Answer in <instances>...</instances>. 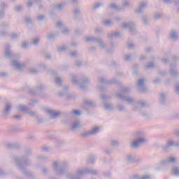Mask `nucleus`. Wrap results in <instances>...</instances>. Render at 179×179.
<instances>
[{
  "mask_svg": "<svg viewBox=\"0 0 179 179\" xmlns=\"http://www.w3.org/2000/svg\"><path fill=\"white\" fill-rule=\"evenodd\" d=\"M25 156L20 158L18 157H13V159L15 162L17 167L22 171L24 176L29 177V179H36V176L34 173L26 171V168L31 166V161L30 160V157L29 156H31L33 155V150L27 148L24 150Z\"/></svg>",
  "mask_w": 179,
  "mask_h": 179,
  "instance_id": "obj_1",
  "label": "nucleus"
},
{
  "mask_svg": "<svg viewBox=\"0 0 179 179\" xmlns=\"http://www.w3.org/2000/svg\"><path fill=\"white\" fill-rule=\"evenodd\" d=\"M133 138L134 139L130 144V147L132 149H139L141 145L148 143V139L145 136L143 131H137L133 134Z\"/></svg>",
  "mask_w": 179,
  "mask_h": 179,
  "instance_id": "obj_2",
  "label": "nucleus"
},
{
  "mask_svg": "<svg viewBox=\"0 0 179 179\" xmlns=\"http://www.w3.org/2000/svg\"><path fill=\"white\" fill-rule=\"evenodd\" d=\"M52 168L57 176H64L69 169V164L66 162H63L60 167L58 168V162L55 161L52 163Z\"/></svg>",
  "mask_w": 179,
  "mask_h": 179,
  "instance_id": "obj_3",
  "label": "nucleus"
},
{
  "mask_svg": "<svg viewBox=\"0 0 179 179\" xmlns=\"http://www.w3.org/2000/svg\"><path fill=\"white\" fill-rule=\"evenodd\" d=\"M45 85L41 84L34 89L29 90V93L31 94H34L35 96H39L41 99H48L50 94L43 92L45 89Z\"/></svg>",
  "mask_w": 179,
  "mask_h": 179,
  "instance_id": "obj_4",
  "label": "nucleus"
},
{
  "mask_svg": "<svg viewBox=\"0 0 179 179\" xmlns=\"http://www.w3.org/2000/svg\"><path fill=\"white\" fill-rule=\"evenodd\" d=\"M77 174V177L82 178L83 176H86V174H92V176H97L99 174V171L96 169H77L76 171Z\"/></svg>",
  "mask_w": 179,
  "mask_h": 179,
  "instance_id": "obj_5",
  "label": "nucleus"
},
{
  "mask_svg": "<svg viewBox=\"0 0 179 179\" xmlns=\"http://www.w3.org/2000/svg\"><path fill=\"white\" fill-rule=\"evenodd\" d=\"M84 40L87 42L97 43L101 48H106V47H107V44L106 43V42H104V41H103V38L100 37L85 36L84 38Z\"/></svg>",
  "mask_w": 179,
  "mask_h": 179,
  "instance_id": "obj_6",
  "label": "nucleus"
},
{
  "mask_svg": "<svg viewBox=\"0 0 179 179\" xmlns=\"http://www.w3.org/2000/svg\"><path fill=\"white\" fill-rule=\"evenodd\" d=\"M99 132H100V127L95 126L90 131L81 133L80 136L81 138H87L89 136H93V135H96L99 134Z\"/></svg>",
  "mask_w": 179,
  "mask_h": 179,
  "instance_id": "obj_7",
  "label": "nucleus"
},
{
  "mask_svg": "<svg viewBox=\"0 0 179 179\" xmlns=\"http://www.w3.org/2000/svg\"><path fill=\"white\" fill-rule=\"evenodd\" d=\"M173 146H175V148H179V142L174 143L173 141H169L164 145L161 147V149L163 152H169L170 148H173Z\"/></svg>",
  "mask_w": 179,
  "mask_h": 179,
  "instance_id": "obj_8",
  "label": "nucleus"
},
{
  "mask_svg": "<svg viewBox=\"0 0 179 179\" xmlns=\"http://www.w3.org/2000/svg\"><path fill=\"white\" fill-rule=\"evenodd\" d=\"M169 73L171 76H173V78H178L179 76V71L178 68H177V64H174L173 63H171L169 64Z\"/></svg>",
  "mask_w": 179,
  "mask_h": 179,
  "instance_id": "obj_9",
  "label": "nucleus"
},
{
  "mask_svg": "<svg viewBox=\"0 0 179 179\" xmlns=\"http://www.w3.org/2000/svg\"><path fill=\"white\" fill-rule=\"evenodd\" d=\"M122 29H129V31L134 34L136 31V28L135 27V24L132 22H124L122 24Z\"/></svg>",
  "mask_w": 179,
  "mask_h": 179,
  "instance_id": "obj_10",
  "label": "nucleus"
},
{
  "mask_svg": "<svg viewBox=\"0 0 179 179\" xmlns=\"http://www.w3.org/2000/svg\"><path fill=\"white\" fill-rule=\"evenodd\" d=\"M99 82H100V83H106L107 85H117V86H120V85H121V83L120 81H118L117 80V78H113L110 80H107L104 79L103 77H101L99 79Z\"/></svg>",
  "mask_w": 179,
  "mask_h": 179,
  "instance_id": "obj_11",
  "label": "nucleus"
},
{
  "mask_svg": "<svg viewBox=\"0 0 179 179\" xmlns=\"http://www.w3.org/2000/svg\"><path fill=\"white\" fill-rule=\"evenodd\" d=\"M45 113L50 115V118H52V120H55V118H58L59 115L62 114L61 111H55L51 109H46Z\"/></svg>",
  "mask_w": 179,
  "mask_h": 179,
  "instance_id": "obj_12",
  "label": "nucleus"
},
{
  "mask_svg": "<svg viewBox=\"0 0 179 179\" xmlns=\"http://www.w3.org/2000/svg\"><path fill=\"white\" fill-rule=\"evenodd\" d=\"M4 56L6 58H13L15 57V55L10 51V45L9 43H6L4 45Z\"/></svg>",
  "mask_w": 179,
  "mask_h": 179,
  "instance_id": "obj_13",
  "label": "nucleus"
},
{
  "mask_svg": "<svg viewBox=\"0 0 179 179\" xmlns=\"http://www.w3.org/2000/svg\"><path fill=\"white\" fill-rule=\"evenodd\" d=\"M79 82H80V87L83 89V90H86V86L85 85L87 83H90V79L87 78V76L83 75L82 76L81 78L79 80Z\"/></svg>",
  "mask_w": 179,
  "mask_h": 179,
  "instance_id": "obj_14",
  "label": "nucleus"
},
{
  "mask_svg": "<svg viewBox=\"0 0 179 179\" xmlns=\"http://www.w3.org/2000/svg\"><path fill=\"white\" fill-rule=\"evenodd\" d=\"M145 107H147V104L145 101H138L136 105L133 107V111H141V108H145Z\"/></svg>",
  "mask_w": 179,
  "mask_h": 179,
  "instance_id": "obj_15",
  "label": "nucleus"
},
{
  "mask_svg": "<svg viewBox=\"0 0 179 179\" xmlns=\"http://www.w3.org/2000/svg\"><path fill=\"white\" fill-rule=\"evenodd\" d=\"M115 96L117 97V99H120V100L129 103V104L134 103V99H132V98L122 96V94H115Z\"/></svg>",
  "mask_w": 179,
  "mask_h": 179,
  "instance_id": "obj_16",
  "label": "nucleus"
},
{
  "mask_svg": "<svg viewBox=\"0 0 179 179\" xmlns=\"http://www.w3.org/2000/svg\"><path fill=\"white\" fill-rule=\"evenodd\" d=\"M69 87L68 86H64L63 87L64 92H58V96L59 97H66V99H71L72 97V95L71 94L68 93L66 90H68Z\"/></svg>",
  "mask_w": 179,
  "mask_h": 179,
  "instance_id": "obj_17",
  "label": "nucleus"
},
{
  "mask_svg": "<svg viewBox=\"0 0 179 179\" xmlns=\"http://www.w3.org/2000/svg\"><path fill=\"white\" fill-rule=\"evenodd\" d=\"M138 90H140V92H142L143 93H144V92H146L148 90V88H146V86L145 85V80L143 78L138 79Z\"/></svg>",
  "mask_w": 179,
  "mask_h": 179,
  "instance_id": "obj_18",
  "label": "nucleus"
},
{
  "mask_svg": "<svg viewBox=\"0 0 179 179\" xmlns=\"http://www.w3.org/2000/svg\"><path fill=\"white\" fill-rule=\"evenodd\" d=\"M8 150H15V149H20V145L17 143H8L6 145Z\"/></svg>",
  "mask_w": 179,
  "mask_h": 179,
  "instance_id": "obj_19",
  "label": "nucleus"
},
{
  "mask_svg": "<svg viewBox=\"0 0 179 179\" xmlns=\"http://www.w3.org/2000/svg\"><path fill=\"white\" fill-rule=\"evenodd\" d=\"M11 110H12V105L10 104V103L7 102L5 105L4 110L2 111L3 115H8Z\"/></svg>",
  "mask_w": 179,
  "mask_h": 179,
  "instance_id": "obj_20",
  "label": "nucleus"
},
{
  "mask_svg": "<svg viewBox=\"0 0 179 179\" xmlns=\"http://www.w3.org/2000/svg\"><path fill=\"white\" fill-rule=\"evenodd\" d=\"M169 37L172 40H174L175 41H177L178 40L179 36H178V31L177 30H172L169 34Z\"/></svg>",
  "mask_w": 179,
  "mask_h": 179,
  "instance_id": "obj_21",
  "label": "nucleus"
},
{
  "mask_svg": "<svg viewBox=\"0 0 179 179\" xmlns=\"http://www.w3.org/2000/svg\"><path fill=\"white\" fill-rule=\"evenodd\" d=\"M146 6H148V3L146 1L141 2L138 8L135 10L136 13H142V10H143Z\"/></svg>",
  "mask_w": 179,
  "mask_h": 179,
  "instance_id": "obj_22",
  "label": "nucleus"
},
{
  "mask_svg": "<svg viewBox=\"0 0 179 179\" xmlns=\"http://www.w3.org/2000/svg\"><path fill=\"white\" fill-rule=\"evenodd\" d=\"M78 128H80V121L75 120L71 124V129L73 132L76 131V129H78Z\"/></svg>",
  "mask_w": 179,
  "mask_h": 179,
  "instance_id": "obj_23",
  "label": "nucleus"
},
{
  "mask_svg": "<svg viewBox=\"0 0 179 179\" xmlns=\"http://www.w3.org/2000/svg\"><path fill=\"white\" fill-rule=\"evenodd\" d=\"M120 93H116V94H122V96H125V94H128L131 92V88L128 87H122L119 90Z\"/></svg>",
  "mask_w": 179,
  "mask_h": 179,
  "instance_id": "obj_24",
  "label": "nucleus"
},
{
  "mask_svg": "<svg viewBox=\"0 0 179 179\" xmlns=\"http://www.w3.org/2000/svg\"><path fill=\"white\" fill-rule=\"evenodd\" d=\"M120 36H121L120 31L111 32L108 34V38H109V40H111V38H118Z\"/></svg>",
  "mask_w": 179,
  "mask_h": 179,
  "instance_id": "obj_25",
  "label": "nucleus"
},
{
  "mask_svg": "<svg viewBox=\"0 0 179 179\" xmlns=\"http://www.w3.org/2000/svg\"><path fill=\"white\" fill-rule=\"evenodd\" d=\"M166 95L164 92L159 94V101L160 104H166Z\"/></svg>",
  "mask_w": 179,
  "mask_h": 179,
  "instance_id": "obj_26",
  "label": "nucleus"
},
{
  "mask_svg": "<svg viewBox=\"0 0 179 179\" xmlns=\"http://www.w3.org/2000/svg\"><path fill=\"white\" fill-rule=\"evenodd\" d=\"M109 8L113 9L114 10H117V12H120V10H122V9H124L123 7H120L117 6L115 3H112L109 5Z\"/></svg>",
  "mask_w": 179,
  "mask_h": 179,
  "instance_id": "obj_27",
  "label": "nucleus"
},
{
  "mask_svg": "<svg viewBox=\"0 0 179 179\" xmlns=\"http://www.w3.org/2000/svg\"><path fill=\"white\" fill-rule=\"evenodd\" d=\"M84 104L88 106V107H96V103L89 99H84Z\"/></svg>",
  "mask_w": 179,
  "mask_h": 179,
  "instance_id": "obj_28",
  "label": "nucleus"
},
{
  "mask_svg": "<svg viewBox=\"0 0 179 179\" xmlns=\"http://www.w3.org/2000/svg\"><path fill=\"white\" fill-rule=\"evenodd\" d=\"M80 13H82V11L80 10V8H79V7H76V8L73 9V14L75 16V20H78L76 16H78V15H80Z\"/></svg>",
  "mask_w": 179,
  "mask_h": 179,
  "instance_id": "obj_29",
  "label": "nucleus"
},
{
  "mask_svg": "<svg viewBox=\"0 0 179 179\" xmlns=\"http://www.w3.org/2000/svg\"><path fill=\"white\" fill-rule=\"evenodd\" d=\"M11 65L14 66L15 69H22V64L19 63L16 60L13 61Z\"/></svg>",
  "mask_w": 179,
  "mask_h": 179,
  "instance_id": "obj_30",
  "label": "nucleus"
},
{
  "mask_svg": "<svg viewBox=\"0 0 179 179\" xmlns=\"http://www.w3.org/2000/svg\"><path fill=\"white\" fill-rule=\"evenodd\" d=\"M110 146H113V148H118V146H120V141L117 140H111Z\"/></svg>",
  "mask_w": 179,
  "mask_h": 179,
  "instance_id": "obj_31",
  "label": "nucleus"
},
{
  "mask_svg": "<svg viewBox=\"0 0 179 179\" xmlns=\"http://www.w3.org/2000/svg\"><path fill=\"white\" fill-rule=\"evenodd\" d=\"M19 111H22V113H27L29 108H27L26 106L20 105L18 106Z\"/></svg>",
  "mask_w": 179,
  "mask_h": 179,
  "instance_id": "obj_32",
  "label": "nucleus"
},
{
  "mask_svg": "<svg viewBox=\"0 0 179 179\" xmlns=\"http://www.w3.org/2000/svg\"><path fill=\"white\" fill-rule=\"evenodd\" d=\"M37 160H39L40 162H45V160H48V157L45 155H38L36 157Z\"/></svg>",
  "mask_w": 179,
  "mask_h": 179,
  "instance_id": "obj_33",
  "label": "nucleus"
},
{
  "mask_svg": "<svg viewBox=\"0 0 179 179\" xmlns=\"http://www.w3.org/2000/svg\"><path fill=\"white\" fill-rule=\"evenodd\" d=\"M134 156L129 155L126 157V162L127 163H134Z\"/></svg>",
  "mask_w": 179,
  "mask_h": 179,
  "instance_id": "obj_34",
  "label": "nucleus"
},
{
  "mask_svg": "<svg viewBox=\"0 0 179 179\" xmlns=\"http://www.w3.org/2000/svg\"><path fill=\"white\" fill-rule=\"evenodd\" d=\"M71 114L76 115V117H80V115H82V112L79 110L76 109L71 111Z\"/></svg>",
  "mask_w": 179,
  "mask_h": 179,
  "instance_id": "obj_35",
  "label": "nucleus"
},
{
  "mask_svg": "<svg viewBox=\"0 0 179 179\" xmlns=\"http://www.w3.org/2000/svg\"><path fill=\"white\" fill-rule=\"evenodd\" d=\"M87 162L91 164H94V163L96 162V158L93 155H90L87 158Z\"/></svg>",
  "mask_w": 179,
  "mask_h": 179,
  "instance_id": "obj_36",
  "label": "nucleus"
},
{
  "mask_svg": "<svg viewBox=\"0 0 179 179\" xmlns=\"http://www.w3.org/2000/svg\"><path fill=\"white\" fill-rule=\"evenodd\" d=\"M38 22H44L45 20V15L39 14L36 17Z\"/></svg>",
  "mask_w": 179,
  "mask_h": 179,
  "instance_id": "obj_37",
  "label": "nucleus"
},
{
  "mask_svg": "<svg viewBox=\"0 0 179 179\" xmlns=\"http://www.w3.org/2000/svg\"><path fill=\"white\" fill-rule=\"evenodd\" d=\"M72 83H75V85H78L79 81L78 80V76L76 75H71Z\"/></svg>",
  "mask_w": 179,
  "mask_h": 179,
  "instance_id": "obj_38",
  "label": "nucleus"
},
{
  "mask_svg": "<svg viewBox=\"0 0 179 179\" xmlns=\"http://www.w3.org/2000/svg\"><path fill=\"white\" fill-rule=\"evenodd\" d=\"M172 173L173 176H179V168L178 166H175L172 169Z\"/></svg>",
  "mask_w": 179,
  "mask_h": 179,
  "instance_id": "obj_39",
  "label": "nucleus"
},
{
  "mask_svg": "<svg viewBox=\"0 0 179 179\" xmlns=\"http://www.w3.org/2000/svg\"><path fill=\"white\" fill-rule=\"evenodd\" d=\"M11 40H17V38H19V37H20V35H19L17 33H12L10 36Z\"/></svg>",
  "mask_w": 179,
  "mask_h": 179,
  "instance_id": "obj_40",
  "label": "nucleus"
},
{
  "mask_svg": "<svg viewBox=\"0 0 179 179\" xmlns=\"http://www.w3.org/2000/svg\"><path fill=\"white\" fill-rule=\"evenodd\" d=\"M68 49V47L66 45L59 46L57 48V50L59 52H62Z\"/></svg>",
  "mask_w": 179,
  "mask_h": 179,
  "instance_id": "obj_41",
  "label": "nucleus"
},
{
  "mask_svg": "<svg viewBox=\"0 0 179 179\" xmlns=\"http://www.w3.org/2000/svg\"><path fill=\"white\" fill-rule=\"evenodd\" d=\"M65 6V3H59L56 4L55 6V9H57L58 10H62V8Z\"/></svg>",
  "mask_w": 179,
  "mask_h": 179,
  "instance_id": "obj_42",
  "label": "nucleus"
},
{
  "mask_svg": "<svg viewBox=\"0 0 179 179\" xmlns=\"http://www.w3.org/2000/svg\"><path fill=\"white\" fill-rule=\"evenodd\" d=\"M24 20L27 24H31L33 23L31 17L29 16L25 17Z\"/></svg>",
  "mask_w": 179,
  "mask_h": 179,
  "instance_id": "obj_43",
  "label": "nucleus"
},
{
  "mask_svg": "<svg viewBox=\"0 0 179 179\" xmlns=\"http://www.w3.org/2000/svg\"><path fill=\"white\" fill-rule=\"evenodd\" d=\"M27 114H29L31 117H36L37 115V113L36 111L31 110L30 108H28Z\"/></svg>",
  "mask_w": 179,
  "mask_h": 179,
  "instance_id": "obj_44",
  "label": "nucleus"
},
{
  "mask_svg": "<svg viewBox=\"0 0 179 179\" xmlns=\"http://www.w3.org/2000/svg\"><path fill=\"white\" fill-rule=\"evenodd\" d=\"M103 107L106 110H114V108H113V106H111V104L110 103H103Z\"/></svg>",
  "mask_w": 179,
  "mask_h": 179,
  "instance_id": "obj_45",
  "label": "nucleus"
},
{
  "mask_svg": "<svg viewBox=\"0 0 179 179\" xmlns=\"http://www.w3.org/2000/svg\"><path fill=\"white\" fill-rule=\"evenodd\" d=\"M142 22L144 23V24L148 25L149 24V19H148V17L146 15L142 16Z\"/></svg>",
  "mask_w": 179,
  "mask_h": 179,
  "instance_id": "obj_46",
  "label": "nucleus"
},
{
  "mask_svg": "<svg viewBox=\"0 0 179 179\" xmlns=\"http://www.w3.org/2000/svg\"><path fill=\"white\" fill-rule=\"evenodd\" d=\"M142 158L141 157H134V163H136L139 164V163H142Z\"/></svg>",
  "mask_w": 179,
  "mask_h": 179,
  "instance_id": "obj_47",
  "label": "nucleus"
},
{
  "mask_svg": "<svg viewBox=\"0 0 179 179\" xmlns=\"http://www.w3.org/2000/svg\"><path fill=\"white\" fill-rule=\"evenodd\" d=\"M55 83L57 86H62V80L59 77H56L55 78Z\"/></svg>",
  "mask_w": 179,
  "mask_h": 179,
  "instance_id": "obj_48",
  "label": "nucleus"
},
{
  "mask_svg": "<svg viewBox=\"0 0 179 179\" xmlns=\"http://www.w3.org/2000/svg\"><path fill=\"white\" fill-rule=\"evenodd\" d=\"M29 73H31L32 75H36V73H38V69L36 68H32L29 69Z\"/></svg>",
  "mask_w": 179,
  "mask_h": 179,
  "instance_id": "obj_49",
  "label": "nucleus"
},
{
  "mask_svg": "<svg viewBox=\"0 0 179 179\" xmlns=\"http://www.w3.org/2000/svg\"><path fill=\"white\" fill-rule=\"evenodd\" d=\"M35 2L38 3L39 9H44V6L43 5L41 0H35Z\"/></svg>",
  "mask_w": 179,
  "mask_h": 179,
  "instance_id": "obj_50",
  "label": "nucleus"
},
{
  "mask_svg": "<svg viewBox=\"0 0 179 179\" xmlns=\"http://www.w3.org/2000/svg\"><path fill=\"white\" fill-rule=\"evenodd\" d=\"M31 43L34 45H38V43H40V38H35L32 40Z\"/></svg>",
  "mask_w": 179,
  "mask_h": 179,
  "instance_id": "obj_51",
  "label": "nucleus"
},
{
  "mask_svg": "<svg viewBox=\"0 0 179 179\" xmlns=\"http://www.w3.org/2000/svg\"><path fill=\"white\" fill-rule=\"evenodd\" d=\"M154 19L155 20H159V19H162V13H156L155 14H154Z\"/></svg>",
  "mask_w": 179,
  "mask_h": 179,
  "instance_id": "obj_52",
  "label": "nucleus"
},
{
  "mask_svg": "<svg viewBox=\"0 0 179 179\" xmlns=\"http://www.w3.org/2000/svg\"><path fill=\"white\" fill-rule=\"evenodd\" d=\"M161 166H166V164H168L169 162V159H162L159 162Z\"/></svg>",
  "mask_w": 179,
  "mask_h": 179,
  "instance_id": "obj_53",
  "label": "nucleus"
},
{
  "mask_svg": "<svg viewBox=\"0 0 179 179\" xmlns=\"http://www.w3.org/2000/svg\"><path fill=\"white\" fill-rule=\"evenodd\" d=\"M117 111H125V106H124V105H117Z\"/></svg>",
  "mask_w": 179,
  "mask_h": 179,
  "instance_id": "obj_54",
  "label": "nucleus"
},
{
  "mask_svg": "<svg viewBox=\"0 0 179 179\" xmlns=\"http://www.w3.org/2000/svg\"><path fill=\"white\" fill-rule=\"evenodd\" d=\"M55 37V34L53 32H50L47 35L48 40H52Z\"/></svg>",
  "mask_w": 179,
  "mask_h": 179,
  "instance_id": "obj_55",
  "label": "nucleus"
},
{
  "mask_svg": "<svg viewBox=\"0 0 179 179\" xmlns=\"http://www.w3.org/2000/svg\"><path fill=\"white\" fill-rule=\"evenodd\" d=\"M7 6H8V4H6V2H5V1L0 2L1 9H6Z\"/></svg>",
  "mask_w": 179,
  "mask_h": 179,
  "instance_id": "obj_56",
  "label": "nucleus"
},
{
  "mask_svg": "<svg viewBox=\"0 0 179 179\" xmlns=\"http://www.w3.org/2000/svg\"><path fill=\"white\" fill-rule=\"evenodd\" d=\"M153 66H155V64L153 62H151L145 65L144 68L145 69H150V68H153Z\"/></svg>",
  "mask_w": 179,
  "mask_h": 179,
  "instance_id": "obj_57",
  "label": "nucleus"
},
{
  "mask_svg": "<svg viewBox=\"0 0 179 179\" xmlns=\"http://www.w3.org/2000/svg\"><path fill=\"white\" fill-rule=\"evenodd\" d=\"M68 179H82V178H79V176H76L75 175H67Z\"/></svg>",
  "mask_w": 179,
  "mask_h": 179,
  "instance_id": "obj_58",
  "label": "nucleus"
},
{
  "mask_svg": "<svg viewBox=\"0 0 179 179\" xmlns=\"http://www.w3.org/2000/svg\"><path fill=\"white\" fill-rule=\"evenodd\" d=\"M42 152H50V147L47 145H43L41 148Z\"/></svg>",
  "mask_w": 179,
  "mask_h": 179,
  "instance_id": "obj_59",
  "label": "nucleus"
},
{
  "mask_svg": "<svg viewBox=\"0 0 179 179\" xmlns=\"http://www.w3.org/2000/svg\"><path fill=\"white\" fill-rule=\"evenodd\" d=\"M141 115L144 118H150V115L148 112H141Z\"/></svg>",
  "mask_w": 179,
  "mask_h": 179,
  "instance_id": "obj_60",
  "label": "nucleus"
},
{
  "mask_svg": "<svg viewBox=\"0 0 179 179\" xmlns=\"http://www.w3.org/2000/svg\"><path fill=\"white\" fill-rule=\"evenodd\" d=\"M62 34H66V36H68L70 33L69 29L65 28V29H62Z\"/></svg>",
  "mask_w": 179,
  "mask_h": 179,
  "instance_id": "obj_61",
  "label": "nucleus"
},
{
  "mask_svg": "<svg viewBox=\"0 0 179 179\" xmlns=\"http://www.w3.org/2000/svg\"><path fill=\"white\" fill-rule=\"evenodd\" d=\"M172 61L173 62H179V56L178 55H173L172 56Z\"/></svg>",
  "mask_w": 179,
  "mask_h": 179,
  "instance_id": "obj_62",
  "label": "nucleus"
},
{
  "mask_svg": "<svg viewBox=\"0 0 179 179\" xmlns=\"http://www.w3.org/2000/svg\"><path fill=\"white\" fill-rule=\"evenodd\" d=\"M76 66H77L78 68L82 66V65H83V62H82V61L80 60H77L76 61Z\"/></svg>",
  "mask_w": 179,
  "mask_h": 179,
  "instance_id": "obj_63",
  "label": "nucleus"
},
{
  "mask_svg": "<svg viewBox=\"0 0 179 179\" xmlns=\"http://www.w3.org/2000/svg\"><path fill=\"white\" fill-rule=\"evenodd\" d=\"M62 145H64V141L62 140H57L56 141L57 146H62Z\"/></svg>",
  "mask_w": 179,
  "mask_h": 179,
  "instance_id": "obj_64",
  "label": "nucleus"
}]
</instances>
